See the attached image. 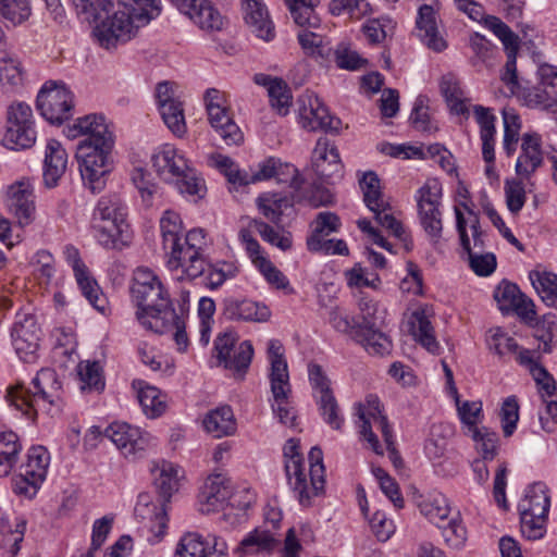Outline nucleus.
<instances>
[{
	"instance_id": "f257e3e1",
	"label": "nucleus",
	"mask_w": 557,
	"mask_h": 557,
	"mask_svg": "<svg viewBox=\"0 0 557 557\" xmlns=\"http://www.w3.org/2000/svg\"><path fill=\"white\" fill-rule=\"evenodd\" d=\"M162 247L169 256L168 265L177 281H191L207 269L206 235L202 228L182 236L183 222L178 213L166 210L160 219Z\"/></svg>"
},
{
	"instance_id": "f03ea898",
	"label": "nucleus",
	"mask_w": 557,
	"mask_h": 557,
	"mask_svg": "<svg viewBox=\"0 0 557 557\" xmlns=\"http://www.w3.org/2000/svg\"><path fill=\"white\" fill-rule=\"evenodd\" d=\"M131 295L138 307L136 317L140 324L157 334H162L176 319V311L158 275L146 267L134 271Z\"/></svg>"
},
{
	"instance_id": "7ed1b4c3",
	"label": "nucleus",
	"mask_w": 557,
	"mask_h": 557,
	"mask_svg": "<svg viewBox=\"0 0 557 557\" xmlns=\"http://www.w3.org/2000/svg\"><path fill=\"white\" fill-rule=\"evenodd\" d=\"M61 388L55 371L41 369L28 386L21 382L9 386L5 398L10 406L35 422L40 413L53 414L61 411Z\"/></svg>"
},
{
	"instance_id": "20e7f679",
	"label": "nucleus",
	"mask_w": 557,
	"mask_h": 557,
	"mask_svg": "<svg viewBox=\"0 0 557 557\" xmlns=\"http://www.w3.org/2000/svg\"><path fill=\"white\" fill-rule=\"evenodd\" d=\"M125 207L116 195L103 196L94 211L92 226L98 242L106 248L117 249L126 245L128 224Z\"/></svg>"
},
{
	"instance_id": "39448f33",
	"label": "nucleus",
	"mask_w": 557,
	"mask_h": 557,
	"mask_svg": "<svg viewBox=\"0 0 557 557\" xmlns=\"http://www.w3.org/2000/svg\"><path fill=\"white\" fill-rule=\"evenodd\" d=\"M152 166L161 180L175 184L181 194L202 196L203 185L186 158L173 146L164 145L152 156Z\"/></svg>"
},
{
	"instance_id": "423d86ee",
	"label": "nucleus",
	"mask_w": 557,
	"mask_h": 557,
	"mask_svg": "<svg viewBox=\"0 0 557 557\" xmlns=\"http://www.w3.org/2000/svg\"><path fill=\"white\" fill-rule=\"evenodd\" d=\"M357 412L360 424V434L364 441L370 445V448L377 455H383V448L373 433V428H376L384 438L386 448L393 463L398 467L401 463L400 456L395 448L393 432L387 422V418L382 413L381 403L377 396L368 395L364 403L358 404Z\"/></svg>"
},
{
	"instance_id": "0eeeda50",
	"label": "nucleus",
	"mask_w": 557,
	"mask_h": 557,
	"mask_svg": "<svg viewBox=\"0 0 557 557\" xmlns=\"http://www.w3.org/2000/svg\"><path fill=\"white\" fill-rule=\"evenodd\" d=\"M268 356L271 363V391L275 401V405L272 406L273 411L282 424L294 426L296 414L292 408L286 406L290 393L287 362L284 358L283 345L278 339L269 341Z\"/></svg>"
},
{
	"instance_id": "6e6552de",
	"label": "nucleus",
	"mask_w": 557,
	"mask_h": 557,
	"mask_svg": "<svg viewBox=\"0 0 557 557\" xmlns=\"http://www.w3.org/2000/svg\"><path fill=\"white\" fill-rule=\"evenodd\" d=\"M114 144L102 141L101 145H78L76 157L84 183L95 194L103 189L106 175L111 171V151Z\"/></svg>"
},
{
	"instance_id": "1a4fd4ad",
	"label": "nucleus",
	"mask_w": 557,
	"mask_h": 557,
	"mask_svg": "<svg viewBox=\"0 0 557 557\" xmlns=\"http://www.w3.org/2000/svg\"><path fill=\"white\" fill-rule=\"evenodd\" d=\"M35 120L30 106L14 101L7 108L4 145L13 150L30 148L36 141Z\"/></svg>"
},
{
	"instance_id": "9d476101",
	"label": "nucleus",
	"mask_w": 557,
	"mask_h": 557,
	"mask_svg": "<svg viewBox=\"0 0 557 557\" xmlns=\"http://www.w3.org/2000/svg\"><path fill=\"white\" fill-rule=\"evenodd\" d=\"M37 109L51 124H61L73 114L74 95L63 82L48 81L38 92Z\"/></svg>"
},
{
	"instance_id": "9b49d317",
	"label": "nucleus",
	"mask_w": 557,
	"mask_h": 557,
	"mask_svg": "<svg viewBox=\"0 0 557 557\" xmlns=\"http://www.w3.org/2000/svg\"><path fill=\"white\" fill-rule=\"evenodd\" d=\"M308 372L320 416L333 430H342L345 419L334 396L330 379L323 372L322 367L315 363L309 364Z\"/></svg>"
},
{
	"instance_id": "f8f14e48",
	"label": "nucleus",
	"mask_w": 557,
	"mask_h": 557,
	"mask_svg": "<svg viewBox=\"0 0 557 557\" xmlns=\"http://www.w3.org/2000/svg\"><path fill=\"white\" fill-rule=\"evenodd\" d=\"M136 33L137 29L132 23L128 13H125L120 5H117V10L112 15H109V13L104 15L94 29V35L98 42L106 49L114 48L120 42L131 40Z\"/></svg>"
},
{
	"instance_id": "ddd939ff",
	"label": "nucleus",
	"mask_w": 557,
	"mask_h": 557,
	"mask_svg": "<svg viewBox=\"0 0 557 557\" xmlns=\"http://www.w3.org/2000/svg\"><path fill=\"white\" fill-rule=\"evenodd\" d=\"M539 83L527 88L522 98L527 106L557 112V67L542 64L537 70Z\"/></svg>"
},
{
	"instance_id": "4468645a",
	"label": "nucleus",
	"mask_w": 557,
	"mask_h": 557,
	"mask_svg": "<svg viewBox=\"0 0 557 557\" xmlns=\"http://www.w3.org/2000/svg\"><path fill=\"white\" fill-rule=\"evenodd\" d=\"M299 121L310 132L336 131L339 120L330 115L327 108L313 92H305L297 99Z\"/></svg>"
},
{
	"instance_id": "2eb2a0df",
	"label": "nucleus",
	"mask_w": 557,
	"mask_h": 557,
	"mask_svg": "<svg viewBox=\"0 0 557 557\" xmlns=\"http://www.w3.org/2000/svg\"><path fill=\"white\" fill-rule=\"evenodd\" d=\"M485 25L504 45L507 54V62L502 75V81L509 87L510 91L515 94L519 88L516 66L517 52L519 50V37L509 28L508 25L496 16H487L485 18Z\"/></svg>"
},
{
	"instance_id": "dca6fc26",
	"label": "nucleus",
	"mask_w": 557,
	"mask_h": 557,
	"mask_svg": "<svg viewBox=\"0 0 557 557\" xmlns=\"http://www.w3.org/2000/svg\"><path fill=\"white\" fill-rule=\"evenodd\" d=\"M103 435L108 437L126 457H136L145 451L153 442L152 436L139 428L125 422H113L106 428Z\"/></svg>"
},
{
	"instance_id": "f3484780",
	"label": "nucleus",
	"mask_w": 557,
	"mask_h": 557,
	"mask_svg": "<svg viewBox=\"0 0 557 557\" xmlns=\"http://www.w3.org/2000/svg\"><path fill=\"white\" fill-rule=\"evenodd\" d=\"M177 557H227L226 541L215 534L206 537L197 532L186 533L176 549Z\"/></svg>"
},
{
	"instance_id": "a211bd4d",
	"label": "nucleus",
	"mask_w": 557,
	"mask_h": 557,
	"mask_svg": "<svg viewBox=\"0 0 557 557\" xmlns=\"http://www.w3.org/2000/svg\"><path fill=\"white\" fill-rule=\"evenodd\" d=\"M156 98L161 117L168 128L177 137L186 134L187 127L182 101L168 82L158 84Z\"/></svg>"
},
{
	"instance_id": "6ab92c4d",
	"label": "nucleus",
	"mask_w": 557,
	"mask_h": 557,
	"mask_svg": "<svg viewBox=\"0 0 557 557\" xmlns=\"http://www.w3.org/2000/svg\"><path fill=\"white\" fill-rule=\"evenodd\" d=\"M12 344L21 358L33 355L39 347L40 327L28 310L18 311L11 331Z\"/></svg>"
},
{
	"instance_id": "aec40b11",
	"label": "nucleus",
	"mask_w": 557,
	"mask_h": 557,
	"mask_svg": "<svg viewBox=\"0 0 557 557\" xmlns=\"http://www.w3.org/2000/svg\"><path fill=\"white\" fill-rule=\"evenodd\" d=\"M65 135L71 138L86 136L78 145H101L102 141L114 144L112 132L109 129L106 119L101 114H88L77 119L73 125L67 126Z\"/></svg>"
},
{
	"instance_id": "412c9836",
	"label": "nucleus",
	"mask_w": 557,
	"mask_h": 557,
	"mask_svg": "<svg viewBox=\"0 0 557 557\" xmlns=\"http://www.w3.org/2000/svg\"><path fill=\"white\" fill-rule=\"evenodd\" d=\"M5 206L21 226L33 222L35 218L34 189L28 180L15 182L8 187Z\"/></svg>"
},
{
	"instance_id": "4be33fe9",
	"label": "nucleus",
	"mask_w": 557,
	"mask_h": 557,
	"mask_svg": "<svg viewBox=\"0 0 557 557\" xmlns=\"http://www.w3.org/2000/svg\"><path fill=\"white\" fill-rule=\"evenodd\" d=\"M494 299L503 312L515 311L521 319L533 321L535 310L533 301L519 289L518 285L503 280L494 290Z\"/></svg>"
},
{
	"instance_id": "5701e85b",
	"label": "nucleus",
	"mask_w": 557,
	"mask_h": 557,
	"mask_svg": "<svg viewBox=\"0 0 557 557\" xmlns=\"http://www.w3.org/2000/svg\"><path fill=\"white\" fill-rule=\"evenodd\" d=\"M285 474L288 485L302 507H309V496L304 485V459L299 453V441L289 438L283 448Z\"/></svg>"
},
{
	"instance_id": "b1692460",
	"label": "nucleus",
	"mask_w": 557,
	"mask_h": 557,
	"mask_svg": "<svg viewBox=\"0 0 557 557\" xmlns=\"http://www.w3.org/2000/svg\"><path fill=\"white\" fill-rule=\"evenodd\" d=\"M222 306V314L230 321L262 323L271 317V311L265 305L246 298L227 297Z\"/></svg>"
},
{
	"instance_id": "393cba45",
	"label": "nucleus",
	"mask_w": 557,
	"mask_h": 557,
	"mask_svg": "<svg viewBox=\"0 0 557 557\" xmlns=\"http://www.w3.org/2000/svg\"><path fill=\"white\" fill-rule=\"evenodd\" d=\"M280 544V533L267 527H257L249 532L235 549L238 557L249 555H270Z\"/></svg>"
},
{
	"instance_id": "a878e982",
	"label": "nucleus",
	"mask_w": 557,
	"mask_h": 557,
	"mask_svg": "<svg viewBox=\"0 0 557 557\" xmlns=\"http://www.w3.org/2000/svg\"><path fill=\"white\" fill-rule=\"evenodd\" d=\"M164 503L165 500L153 502L149 494H140L134 509L135 516L146 522L149 531L159 539L163 536L168 525Z\"/></svg>"
},
{
	"instance_id": "bb28decb",
	"label": "nucleus",
	"mask_w": 557,
	"mask_h": 557,
	"mask_svg": "<svg viewBox=\"0 0 557 557\" xmlns=\"http://www.w3.org/2000/svg\"><path fill=\"white\" fill-rule=\"evenodd\" d=\"M242 7L251 33L264 41H271L275 37L274 24L262 0H242Z\"/></svg>"
},
{
	"instance_id": "cd10ccee",
	"label": "nucleus",
	"mask_w": 557,
	"mask_h": 557,
	"mask_svg": "<svg viewBox=\"0 0 557 557\" xmlns=\"http://www.w3.org/2000/svg\"><path fill=\"white\" fill-rule=\"evenodd\" d=\"M312 168L323 180L339 176L342 163L337 148L326 138H320L312 152Z\"/></svg>"
},
{
	"instance_id": "c85d7f7f",
	"label": "nucleus",
	"mask_w": 557,
	"mask_h": 557,
	"mask_svg": "<svg viewBox=\"0 0 557 557\" xmlns=\"http://www.w3.org/2000/svg\"><path fill=\"white\" fill-rule=\"evenodd\" d=\"M67 166V153L60 141L49 139L44 159V183L48 188L55 187Z\"/></svg>"
},
{
	"instance_id": "c756f323",
	"label": "nucleus",
	"mask_w": 557,
	"mask_h": 557,
	"mask_svg": "<svg viewBox=\"0 0 557 557\" xmlns=\"http://www.w3.org/2000/svg\"><path fill=\"white\" fill-rule=\"evenodd\" d=\"M416 25L418 37L429 49L441 52L446 48V41L437 29L435 11L431 5L423 4L419 8Z\"/></svg>"
},
{
	"instance_id": "7c9ffc66",
	"label": "nucleus",
	"mask_w": 557,
	"mask_h": 557,
	"mask_svg": "<svg viewBox=\"0 0 557 557\" xmlns=\"http://www.w3.org/2000/svg\"><path fill=\"white\" fill-rule=\"evenodd\" d=\"M541 137L537 134L522 136L521 153L516 163V173L530 177L542 165Z\"/></svg>"
},
{
	"instance_id": "2f4dec72",
	"label": "nucleus",
	"mask_w": 557,
	"mask_h": 557,
	"mask_svg": "<svg viewBox=\"0 0 557 557\" xmlns=\"http://www.w3.org/2000/svg\"><path fill=\"white\" fill-rule=\"evenodd\" d=\"M252 177L255 183L275 177L280 182H289V186L295 190H300L304 184L297 168L292 164H282L274 158L268 159L260 170L252 174Z\"/></svg>"
},
{
	"instance_id": "473e14b6",
	"label": "nucleus",
	"mask_w": 557,
	"mask_h": 557,
	"mask_svg": "<svg viewBox=\"0 0 557 557\" xmlns=\"http://www.w3.org/2000/svg\"><path fill=\"white\" fill-rule=\"evenodd\" d=\"M407 323L409 332L418 343L428 351L438 354L440 345L434 336V329L425 309L419 308L412 311Z\"/></svg>"
},
{
	"instance_id": "72a5a7b5",
	"label": "nucleus",
	"mask_w": 557,
	"mask_h": 557,
	"mask_svg": "<svg viewBox=\"0 0 557 557\" xmlns=\"http://www.w3.org/2000/svg\"><path fill=\"white\" fill-rule=\"evenodd\" d=\"M253 82L257 85L267 87L271 106L280 115H286L289 112L292 95L283 79L259 73L253 76Z\"/></svg>"
},
{
	"instance_id": "f704fd0d",
	"label": "nucleus",
	"mask_w": 557,
	"mask_h": 557,
	"mask_svg": "<svg viewBox=\"0 0 557 557\" xmlns=\"http://www.w3.org/2000/svg\"><path fill=\"white\" fill-rule=\"evenodd\" d=\"M455 214H456V226L457 231L460 237V244L462 249L467 253L472 252H485V237L486 234L481 230L479 218L475 213L472 211H469L470 214V227L472 231V239L473 245H471L470 238L467 233V221L462 214V212L456 207L455 208Z\"/></svg>"
},
{
	"instance_id": "c9c22d12",
	"label": "nucleus",
	"mask_w": 557,
	"mask_h": 557,
	"mask_svg": "<svg viewBox=\"0 0 557 557\" xmlns=\"http://www.w3.org/2000/svg\"><path fill=\"white\" fill-rule=\"evenodd\" d=\"M25 531V519L16 518L12 523L8 516L0 513V534L3 536L0 548L3 557H15L18 554Z\"/></svg>"
},
{
	"instance_id": "e433bc0d",
	"label": "nucleus",
	"mask_w": 557,
	"mask_h": 557,
	"mask_svg": "<svg viewBox=\"0 0 557 557\" xmlns=\"http://www.w3.org/2000/svg\"><path fill=\"white\" fill-rule=\"evenodd\" d=\"M520 516L547 517L549 510V496L547 486L537 482L530 485L524 497L518 505Z\"/></svg>"
},
{
	"instance_id": "4c0bfd02",
	"label": "nucleus",
	"mask_w": 557,
	"mask_h": 557,
	"mask_svg": "<svg viewBox=\"0 0 557 557\" xmlns=\"http://www.w3.org/2000/svg\"><path fill=\"white\" fill-rule=\"evenodd\" d=\"M184 14L205 32H219L224 25V17L210 0H198Z\"/></svg>"
},
{
	"instance_id": "58836bf2",
	"label": "nucleus",
	"mask_w": 557,
	"mask_h": 557,
	"mask_svg": "<svg viewBox=\"0 0 557 557\" xmlns=\"http://www.w3.org/2000/svg\"><path fill=\"white\" fill-rule=\"evenodd\" d=\"M117 5L125 12L138 30L156 18L161 7L157 0H119Z\"/></svg>"
},
{
	"instance_id": "ea45409f",
	"label": "nucleus",
	"mask_w": 557,
	"mask_h": 557,
	"mask_svg": "<svg viewBox=\"0 0 557 557\" xmlns=\"http://www.w3.org/2000/svg\"><path fill=\"white\" fill-rule=\"evenodd\" d=\"M203 426L208 433L218 438L234 434L236 420L232 408L221 406L211 410L203 419Z\"/></svg>"
},
{
	"instance_id": "a19ab883",
	"label": "nucleus",
	"mask_w": 557,
	"mask_h": 557,
	"mask_svg": "<svg viewBox=\"0 0 557 557\" xmlns=\"http://www.w3.org/2000/svg\"><path fill=\"white\" fill-rule=\"evenodd\" d=\"M309 476L308 482L307 475L304 472V485L306 487L307 495L309 496V506L312 505V499L324 492V465H323V453L319 447H312L309 451Z\"/></svg>"
},
{
	"instance_id": "79ce46f5",
	"label": "nucleus",
	"mask_w": 557,
	"mask_h": 557,
	"mask_svg": "<svg viewBox=\"0 0 557 557\" xmlns=\"http://www.w3.org/2000/svg\"><path fill=\"white\" fill-rule=\"evenodd\" d=\"M354 339L373 356H384L392 350V341L382 332V327L355 330Z\"/></svg>"
},
{
	"instance_id": "37998d69",
	"label": "nucleus",
	"mask_w": 557,
	"mask_h": 557,
	"mask_svg": "<svg viewBox=\"0 0 557 557\" xmlns=\"http://www.w3.org/2000/svg\"><path fill=\"white\" fill-rule=\"evenodd\" d=\"M133 386L137 389L138 401L148 418H157L164 412L165 401L157 387L147 385L144 381H134Z\"/></svg>"
},
{
	"instance_id": "c03bdc74",
	"label": "nucleus",
	"mask_w": 557,
	"mask_h": 557,
	"mask_svg": "<svg viewBox=\"0 0 557 557\" xmlns=\"http://www.w3.org/2000/svg\"><path fill=\"white\" fill-rule=\"evenodd\" d=\"M208 120L225 145H238L243 141L244 135L230 115L227 107L222 108L216 116H208Z\"/></svg>"
},
{
	"instance_id": "a18cd8bd",
	"label": "nucleus",
	"mask_w": 557,
	"mask_h": 557,
	"mask_svg": "<svg viewBox=\"0 0 557 557\" xmlns=\"http://www.w3.org/2000/svg\"><path fill=\"white\" fill-rule=\"evenodd\" d=\"M21 450L22 445L14 432H0V476H5L12 471Z\"/></svg>"
},
{
	"instance_id": "49530a36",
	"label": "nucleus",
	"mask_w": 557,
	"mask_h": 557,
	"mask_svg": "<svg viewBox=\"0 0 557 557\" xmlns=\"http://www.w3.org/2000/svg\"><path fill=\"white\" fill-rule=\"evenodd\" d=\"M529 278L541 299L549 307L557 308V274L546 271H531Z\"/></svg>"
},
{
	"instance_id": "de8ad7c7",
	"label": "nucleus",
	"mask_w": 557,
	"mask_h": 557,
	"mask_svg": "<svg viewBox=\"0 0 557 557\" xmlns=\"http://www.w3.org/2000/svg\"><path fill=\"white\" fill-rule=\"evenodd\" d=\"M359 184L363 193L364 203L369 210L374 212L388 208V202L384 199L381 182L376 173L372 171L364 173Z\"/></svg>"
},
{
	"instance_id": "09e8293b",
	"label": "nucleus",
	"mask_w": 557,
	"mask_h": 557,
	"mask_svg": "<svg viewBox=\"0 0 557 557\" xmlns=\"http://www.w3.org/2000/svg\"><path fill=\"white\" fill-rule=\"evenodd\" d=\"M341 220L337 214L333 212H320L313 222L312 234L307 238L308 249L320 248L321 238L337 232Z\"/></svg>"
},
{
	"instance_id": "8fccbe9b",
	"label": "nucleus",
	"mask_w": 557,
	"mask_h": 557,
	"mask_svg": "<svg viewBox=\"0 0 557 557\" xmlns=\"http://www.w3.org/2000/svg\"><path fill=\"white\" fill-rule=\"evenodd\" d=\"M440 88L447 106L454 114L459 115L467 112L463 92L460 88L459 81L454 74L448 73L444 75L441 79Z\"/></svg>"
},
{
	"instance_id": "3c124183",
	"label": "nucleus",
	"mask_w": 557,
	"mask_h": 557,
	"mask_svg": "<svg viewBox=\"0 0 557 557\" xmlns=\"http://www.w3.org/2000/svg\"><path fill=\"white\" fill-rule=\"evenodd\" d=\"M75 7L76 13L84 21L98 23L114 7L112 0H71Z\"/></svg>"
},
{
	"instance_id": "603ef678",
	"label": "nucleus",
	"mask_w": 557,
	"mask_h": 557,
	"mask_svg": "<svg viewBox=\"0 0 557 557\" xmlns=\"http://www.w3.org/2000/svg\"><path fill=\"white\" fill-rule=\"evenodd\" d=\"M50 461L48 450L42 446L32 447L27 454V461L21 466L24 475L45 481Z\"/></svg>"
},
{
	"instance_id": "864d4df0",
	"label": "nucleus",
	"mask_w": 557,
	"mask_h": 557,
	"mask_svg": "<svg viewBox=\"0 0 557 557\" xmlns=\"http://www.w3.org/2000/svg\"><path fill=\"white\" fill-rule=\"evenodd\" d=\"M78 375L83 382L82 389L100 393L104 389L106 382L102 367L99 361H82L78 364Z\"/></svg>"
},
{
	"instance_id": "5fc2aeb1",
	"label": "nucleus",
	"mask_w": 557,
	"mask_h": 557,
	"mask_svg": "<svg viewBox=\"0 0 557 557\" xmlns=\"http://www.w3.org/2000/svg\"><path fill=\"white\" fill-rule=\"evenodd\" d=\"M297 38L304 51L309 55L329 58L333 51L327 38L307 28L300 30Z\"/></svg>"
},
{
	"instance_id": "6e6d98bb",
	"label": "nucleus",
	"mask_w": 557,
	"mask_h": 557,
	"mask_svg": "<svg viewBox=\"0 0 557 557\" xmlns=\"http://www.w3.org/2000/svg\"><path fill=\"white\" fill-rule=\"evenodd\" d=\"M419 508L420 512L436 525L447 519L450 512L447 498L442 494L430 495L419 504Z\"/></svg>"
},
{
	"instance_id": "4d7b16f0",
	"label": "nucleus",
	"mask_w": 557,
	"mask_h": 557,
	"mask_svg": "<svg viewBox=\"0 0 557 557\" xmlns=\"http://www.w3.org/2000/svg\"><path fill=\"white\" fill-rule=\"evenodd\" d=\"M418 215L424 232L430 237L432 244H437L442 237L443 223L440 207L418 208Z\"/></svg>"
},
{
	"instance_id": "13d9d810",
	"label": "nucleus",
	"mask_w": 557,
	"mask_h": 557,
	"mask_svg": "<svg viewBox=\"0 0 557 557\" xmlns=\"http://www.w3.org/2000/svg\"><path fill=\"white\" fill-rule=\"evenodd\" d=\"M315 0H285L295 23L301 27H317L319 18L314 14Z\"/></svg>"
},
{
	"instance_id": "bf43d9fd",
	"label": "nucleus",
	"mask_w": 557,
	"mask_h": 557,
	"mask_svg": "<svg viewBox=\"0 0 557 557\" xmlns=\"http://www.w3.org/2000/svg\"><path fill=\"white\" fill-rule=\"evenodd\" d=\"M75 278L83 295L86 297L89 304L98 311L104 313L107 299L101 293L97 282L89 276L88 270L83 271L82 275H75Z\"/></svg>"
},
{
	"instance_id": "052dcab7",
	"label": "nucleus",
	"mask_w": 557,
	"mask_h": 557,
	"mask_svg": "<svg viewBox=\"0 0 557 557\" xmlns=\"http://www.w3.org/2000/svg\"><path fill=\"white\" fill-rule=\"evenodd\" d=\"M177 473V469L171 463L164 462L161 468L157 469L154 485L165 502L178 490Z\"/></svg>"
},
{
	"instance_id": "680f3d73",
	"label": "nucleus",
	"mask_w": 557,
	"mask_h": 557,
	"mask_svg": "<svg viewBox=\"0 0 557 557\" xmlns=\"http://www.w3.org/2000/svg\"><path fill=\"white\" fill-rule=\"evenodd\" d=\"M359 308L361 322L357 324L356 330H371L372 327L383 326L386 311L380 309L377 302L364 297L360 300Z\"/></svg>"
},
{
	"instance_id": "e2e57ef3",
	"label": "nucleus",
	"mask_w": 557,
	"mask_h": 557,
	"mask_svg": "<svg viewBox=\"0 0 557 557\" xmlns=\"http://www.w3.org/2000/svg\"><path fill=\"white\" fill-rule=\"evenodd\" d=\"M22 81L23 73L18 60L4 52L0 58V83L13 89L22 85Z\"/></svg>"
},
{
	"instance_id": "0e129e2a",
	"label": "nucleus",
	"mask_w": 557,
	"mask_h": 557,
	"mask_svg": "<svg viewBox=\"0 0 557 557\" xmlns=\"http://www.w3.org/2000/svg\"><path fill=\"white\" fill-rule=\"evenodd\" d=\"M29 0H0V14L12 23L20 25L30 16Z\"/></svg>"
},
{
	"instance_id": "69168bd1",
	"label": "nucleus",
	"mask_w": 557,
	"mask_h": 557,
	"mask_svg": "<svg viewBox=\"0 0 557 557\" xmlns=\"http://www.w3.org/2000/svg\"><path fill=\"white\" fill-rule=\"evenodd\" d=\"M253 355V348L249 341L242 342L234 348L231 356L227 357L222 363L225 369L236 373L246 372L250 366Z\"/></svg>"
},
{
	"instance_id": "338daca9",
	"label": "nucleus",
	"mask_w": 557,
	"mask_h": 557,
	"mask_svg": "<svg viewBox=\"0 0 557 557\" xmlns=\"http://www.w3.org/2000/svg\"><path fill=\"white\" fill-rule=\"evenodd\" d=\"M471 437L476 443L478 450L484 460H492L497 455L498 435L486 428L473 430Z\"/></svg>"
},
{
	"instance_id": "774afa93",
	"label": "nucleus",
	"mask_w": 557,
	"mask_h": 557,
	"mask_svg": "<svg viewBox=\"0 0 557 557\" xmlns=\"http://www.w3.org/2000/svg\"><path fill=\"white\" fill-rule=\"evenodd\" d=\"M442 199V184L436 178H428L417 190V208L440 207Z\"/></svg>"
}]
</instances>
